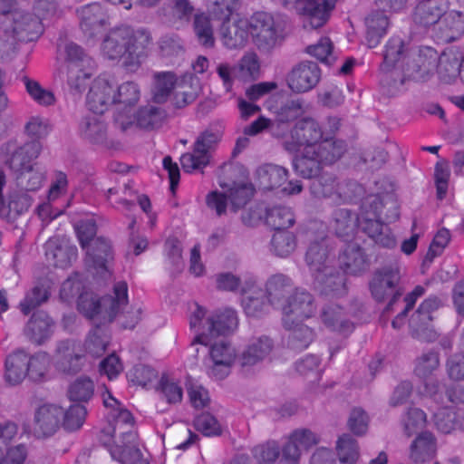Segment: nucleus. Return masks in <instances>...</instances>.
<instances>
[{"mask_svg": "<svg viewBox=\"0 0 464 464\" xmlns=\"http://www.w3.org/2000/svg\"><path fill=\"white\" fill-rule=\"evenodd\" d=\"M273 112L278 122L293 121L305 112L304 101L302 98L288 99L275 108Z\"/></svg>", "mask_w": 464, "mask_h": 464, "instance_id": "obj_51", "label": "nucleus"}, {"mask_svg": "<svg viewBox=\"0 0 464 464\" xmlns=\"http://www.w3.org/2000/svg\"><path fill=\"white\" fill-rule=\"evenodd\" d=\"M194 13V6L189 0H174L162 8V14L171 24L188 23Z\"/></svg>", "mask_w": 464, "mask_h": 464, "instance_id": "obj_50", "label": "nucleus"}, {"mask_svg": "<svg viewBox=\"0 0 464 464\" xmlns=\"http://www.w3.org/2000/svg\"><path fill=\"white\" fill-rule=\"evenodd\" d=\"M382 207L379 197L371 196L362 202L360 215L347 208H334L329 218V227L338 237L348 240L360 227L376 244L392 248L396 239L390 227L381 220Z\"/></svg>", "mask_w": 464, "mask_h": 464, "instance_id": "obj_2", "label": "nucleus"}, {"mask_svg": "<svg viewBox=\"0 0 464 464\" xmlns=\"http://www.w3.org/2000/svg\"><path fill=\"white\" fill-rule=\"evenodd\" d=\"M334 257L326 238L311 242L305 253V262L312 276L325 272L332 266Z\"/></svg>", "mask_w": 464, "mask_h": 464, "instance_id": "obj_26", "label": "nucleus"}, {"mask_svg": "<svg viewBox=\"0 0 464 464\" xmlns=\"http://www.w3.org/2000/svg\"><path fill=\"white\" fill-rule=\"evenodd\" d=\"M5 380L10 385L20 384L27 377V353L16 349L5 358Z\"/></svg>", "mask_w": 464, "mask_h": 464, "instance_id": "obj_32", "label": "nucleus"}, {"mask_svg": "<svg viewBox=\"0 0 464 464\" xmlns=\"http://www.w3.org/2000/svg\"><path fill=\"white\" fill-rule=\"evenodd\" d=\"M336 450L341 464H355L360 456L357 441L349 434L339 438Z\"/></svg>", "mask_w": 464, "mask_h": 464, "instance_id": "obj_55", "label": "nucleus"}, {"mask_svg": "<svg viewBox=\"0 0 464 464\" xmlns=\"http://www.w3.org/2000/svg\"><path fill=\"white\" fill-rule=\"evenodd\" d=\"M288 170L276 164H264L256 169L258 184L264 189H274L285 183Z\"/></svg>", "mask_w": 464, "mask_h": 464, "instance_id": "obj_44", "label": "nucleus"}, {"mask_svg": "<svg viewBox=\"0 0 464 464\" xmlns=\"http://www.w3.org/2000/svg\"><path fill=\"white\" fill-rule=\"evenodd\" d=\"M441 304V300L436 295L429 296L420 304L409 322L414 338L424 342H433L438 338L439 334L431 324V314Z\"/></svg>", "mask_w": 464, "mask_h": 464, "instance_id": "obj_12", "label": "nucleus"}, {"mask_svg": "<svg viewBox=\"0 0 464 464\" xmlns=\"http://www.w3.org/2000/svg\"><path fill=\"white\" fill-rule=\"evenodd\" d=\"M179 82L176 74L172 72H156L151 89L152 101L160 104L170 101V95L175 92Z\"/></svg>", "mask_w": 464, "mask_h": 464, "instance_id": "obj_40", "label": "nucleus"}, {"mask_svg": "<svg viewBox=\"0 0 464 464\" xmlns=\"http://www.w3.org/2000/svg\"><path fill=\"white\" fill-rule=\"evenodd\" d=\"M315 155L323 165H332L339 160L346 151V144L335 139H324L313 147Z\"/></svg>", "mask_w": 464, "mask_h": 464, "instance_id": "obj_46", "label": "nucleus"}, {"mask_svg": "<svg viewBox=\"0 0 464 464\" xmlns=\"http://www.w3.org/2000/svg\"><path fill=\"white\" fill-rule=\"evenodd\" d=\"M46 179V169L38 163L16 173V184L20 190L36 191L40 189Z\"/></svg>", "mask_w": 464, "mask_h": 464, "instance_id": "obj_45", "label": "nucleus"}, {"mask_svg": "<svg viewBox=\"0 0 464 464\" xmlns=\"http://www.w3.org/2000/svg\"><path fill=\"white\" fill-rule=\"evenodd\" d=\"M322 324L330 331L347 336L355 326L345 311L338 304L324 305L320 313Z\"/></svg>", "mask_w": 464, "mask_h": 464, "instance_id": "obj_27", "label": "nucleus"}, {"mask_svg": "<svg viewBox=\"0 0 464 464\" xmlns=\"http://www.w3.org/2000/svg\"><path fill=\"white\" fill-rule=\"evenodd\" d=\"M315 154L313 147L304 149L303 154L293 160L295 171L304 179L316 177L324 165Z\"/></svg>", "mask_w": 464, "mask_h": 464, "instance_id": "obj_48", "label": "nucleus"}, {"mask_svg": "<svg viewBox=\"0 0 464 464\" xmlns=\"http://www.w3.org/2000/svg\"><path fill=\"white\" fill-rule=\"evenodd\" d=\"M42 145L38 140H31L16 148L11 154L7 164L16 174L33 165V160L41 153Z\"/></svg>", "mask_w": 464, "mask_h": 464, "instance_id": "obj_33", "label": "nucleus"}, {"mask_svg": "<svg viewBox=\"0 0 464 464\" xmlns=\"http://www.w3.org/2000/svg\"><path fill=\"white\" fill-rule=\"evenodd\" d=\"M0 27L7 37L29 42L42 32L39 18L15 7L14 0H0Z\"/></svg>", "mask_w": 464, "mask_h": 464, "instance_id": "obj_4", "label": "nucleus"}, {"mask_svg": "<svg viewBox=\"0 0 464 464\" xmlns=\"http://www.w3.org/2000/svg\"><path fill=\"white\" fill-rule=\"evenodd\" d=\"M241 0H207L206 7L208 15L222 23L230 20L231 15L241 6Z\"/></svg>", "mask_w": 464, "mask_h": 464, "instance_id": "obj_52", "label": "nucleus"}, {"mask_svg": "<svg viewBox=\"0 0 464 464\" xmlns=\"http://www.w3.org/2000/svg\"><path fill=\"white\" fill-rule=\"evenodd\" d=\"M279 444L275 440L255 446L252 455L257 464H273L280 455Z\"/></svg>", "mask_w": 464, "mask_h": 464, "instance_id": "obj_62", "label": "nucleus"}, {"mask_svg": "<svg viewBox=\"0 0 464 464\" xmlns=\"http://www.w3.org/2000/svg\"><path fill=\"white\" fill-rule=\"evenodd\" d=\"M53 321L44 311L34 313L27 323L24 334L34 343L41 344L52 334Z\"/></svg>", "mask_w": 464, "mask_h": 464, "instance_id": "obj_39", "label": "nucleus"}, {"mask_svg": "<svg viewBox=\"0 0 464 464\" xmlns=\"http://www.w3.org/2000/svg\"><path fill=\"white\" fill-rule=\"evenodd\" d=\"M321 69L312 61H303L295 65L286 77L287 86L295 93L313 90L320 82Z\"/></svg>", "mask_w": 464, "mask_h": 464, "instance_id": "obj_16", "label": "nucleus"}, {"mask_svg": "<svg viewBox=\"0 0 464 464\" xmlns=\"http://www.w3.org/2000/svg\"><path fill=\"white\" fill-rule=\"evenodd\" d=\"M280 310L285 328H291L295 322L312 317L316 310L313 295L304 289H295L286 299Z\"/></svg>", "mask_w": 464, "mask_h": 464, "instance_id": "obj_11", "label": "nucleus"}, {"mask_svg": "<svg viewBox=\"0 0 464 464\" xmlns=\"http://www.w3.org/2000/svg\"><path fill=\"white\" fill-rule=\"evenodd\" d=\"M314 286L321 295L338 298L347 293L346 277L333 266L314 276Z\"/></svg>", "mask_w": 464, "mask_h": 464, "instance_id": "obj_23", "label": "nucleus"}, {"mask_svg": "<svg viewBox=\"0 0 464 464\" xmlns=\"http://www.w3.org/2000/svg\"><path fill=\"white\" fill-rule=\"evenodd\" d=\"M273 342L266 336L253 339L241 355L243 366L255 365L263 361L272 351Z\"/></svg>", "mask_w": 464, "mask_h": 464, "instance_id": "obj_47", "label": "nucleus"}, {"mask_svg": "<svg viewBox=\"0 0 464 464\" xmlns=\"http://www.w3.org/2000/svg\"><path fill=\"white\" fill-rule=\"evenodd\" d=\"M151 37L145 29L120 26L111 29L103 38L101 52L109 60H122L128 69L140 64V59L150 44Z\"/></svg>", "mask_w": 464, "mask_h": 464, "instance_id": "obj_3", "label": "nucleus"}, {"mask_svg": "<svg viewBox=\"0 0 464 464\" xmlns=\"http://www.w3.org/2000/svg\"><path fill=\"white\" fill-rule=\"evenodd\" d=\"M292 280L285 275L276 274L271 276L266 283V299L270 305L280 309L285 302V294L292 287Z\"/></svg>", "mask_w": 464, "mask_h": 464, "instance_id": "obj_38", "label": "nucleus"}, {"mask_svg": "<svg viewBox=\"0 0 464 464\" xmlns=\"http://www.w3.org/2000/svg\"><path fill=\"white\" fill-rule=\"evenodd\" d=\"M103 404L109 409V424L102 430L99 440L103 445H107L109 440H112L117 431L121 434L123 430H133V417L109 392L103 395Z\"/></svg>", "mask_w": 464, "mask_h": 464, "instance_id": "obj_13", "label": "nucleus"}, {"mask_svg": "<svg viewBox=\"0 0 464 464\" xmlns=\"http://www.w3.org/2000/svg\"><path fill=\"white\" fill-rule=\"evenodd\" d=\"M403 41L401 37L393 36L389 39L383 53V63L381 70L385 73L386 80L392 78L401 61H404Z\"/></svg>", "mask_w": 464, "mask_h": 464, "instance_id": "obj_42", "label": "nucleus"}, {"mask_svg": "<svg viewBox=\"0 0 464 464\" xmlns=\"http://www.w3.org/2000/svg\"><path fill=\"white\" fill-rule=\"evenodd\" d=\"M438 59L439 54L434 48L429 46L420 47L418 53L411 60L408 59L405 65L404 63L400 65L403 74L400 80V84H403L406 80L427 81L435 72L437 73Z\"/></svg>", "mask_w": 464, "mask_h": 464, "instance_id": "obj_10", "label": "nucleus"}, {"mask_svg": "<svg viewBox=\"0 0 464 464\" xmlns=\"http://www.w3.org/2000/svg\"><path fill=\"white\" fill-rule=\"evenodd\" d=\"M64 61L59 69L60 76L65 79L69 92L80 96L88 86L92 75L93 62L83 49L74 43L64 46Z\"/></svg>", "mask_w": 464, "mask_h": 464, "instance_id": "obj_5", "label": "nucleus"}, {"mask_svg": "<svg viewBox=\"0 0 464 464\" xmlns=\"http://www.w3.org/2000/svg\"><path fill=\"white\" fill-rule=\"evenodd\" d=\"M339 261L346 274L360 275L369 267V259L364 250L355 243L345 246L339 256Z\"/></svg>", "mask_w": 464, "mask_h": 464, "instance_id": "obj_31", "label": "nucleus"}, {"mask_svg": "<svg viewBox=\"0 0 464 464\" xmlns=\"http://www.w3.org/2000/svg\"><path fill=\"white\" fill-rule=\"evenodd\" d=\"M113 296H103L98 299L92 293L81 294L78 297V310L87 318L100 315L111 322L128 304V285L121 281L114 285Z\"/></svg>", "mask_w": 464, "mask_h": 464, "instance_id": "obj_6", "label": "nucleus"}, {"mask_svg": "<svg viewBox=\"0 0 464 464\" xmlns=\"http://www.w3.org/2000/svg\"><path fill=\"white\" fill-rule=\"evenodd\" d=\"M310 192L315 198H329L338 203L345 200L341 191V184L332 173H323L310 185Z\"/></svg>", "mask_w": 464, "mask_h": 464, "instance_id": "obj_30", "label": "nucleus"}, {"mask_svg": "<svg viewBox=\"0 0 464 464\" xmlns=\"http://www.w3.org/2000/svg\"><path fill=\"white\" fill-rule=\"evenodd\" d=\"M464 34V14L450 10L445 12L432 28L431 36L438 43H450Z\"/></svg>", "mask_w": 464, "mask_h": 464, "instance_id": "obj_21", "label": "nucleus"}, {"mask_svg": "<svg viewBox=\"0 0 464 464\" xmlns=\"http://www.w3.org/2000/svg\"><path fill=\"white\" fill-rule=\"evenodd\" d=\"M114 81L105 75L97 77L92 83L86 98L91 111L102 114L115 102Z\"/></svg>", "mask_w": 464, "mask_h": 464, "instance_id": "obj_17", "label": "nucleus"}, {"mask_svg": "<svg viewBox=\"0 0 464 464\" xmlns=\"http://www.w3.org/2000/svg\"><path fill=\"white\" fill-rule=\"evenodd\" d=\"M221 41L228 49H237L245 46L248 40L249 23L246 19H237L234 23L230 20L222 23L219 29Z\"/></svg>", "mask_w": 464, "mask_h": 464, "instance_id": "obj_29", "label": "nucleus"}, {"mask_svg": "<svg viewBox=\"0 0 464 464\" xmlns=\"http://www.w3.org/2000/svg\"><path fill=\"white\" fill-rule=\"evenodd\" d=\"M269 304L261 290L245 295L242 299L243 309L246 314L250 317H260L266 314L268 312Z\"/></svg>", "mask_w": 464, "mask_h": 464, "instance_id": "obj_57", "label": "nucleus"}, {"mask_svg": "<svg viewBox=\"0 0 464 464\" xmlns=\"http://www.w3.org/2000/svg\"><path fill=\"white\" fill-rule=\"evenodd\" d=\"M84 349L76 340L61 341L56 348L55 362L63 372H77L84 364Z\"/></svg>", "mask_w": 464, "mask_h": 464, "instance_id": "obj_19", "label": "nucleus"}, {"mask_svg": "<svg viewBox=\"0 0 464 464\" xmlns=\"http://www.w3.org/2000/svg\"><path fill=\"white\" fill-rule=\"evenodd\" d=\"M296 246L295 237L289 231H276L271 239L272 251L280 257H285L294 252Z\"/></svg>", "mask_w": 464, "mask_h": 464, "instance_id": "obj_59", "label": "nucleus"}, {"mask_svg": "<svg viewBox=\"0 0 464 464\" xmlns=\"http://www.w3.org/2000/svg\"><path fill=\"white\" fill-rule=\"evenodd\" d=\"M222 139V132L218 129H207L200 132L194 143L191 152L180 157V164L185 172L201 170L211 161L212 155Z\"/></svg>", "mask_w": 464, "mask_h": 464, "instance_id": "obj_7", "label": "nucleus"}, {"mask_svg": "<svg viewBox=\"0 0 464 464\" xmlns=\"http://www.w3.org/2000/svg\"><path fill=\"white\" fill-rule=\"evenodd\" d=\"M49 365V357L45 353H36L34 355L27 353V377L38 382L44 378Z\"/></svg>", "mask_w": 464, "mask_h": 464, "instance_id": "obj_63", "label": "nucleus"}, {"mask_svg": "<svg viewBox=\"0 0 464 464\" xmlns=\"http://www.w3.org/2000/svg\"><path fill=\"white\" fill-rule=\"evenodd\" d=\"M85 263L97 276L103 279L111 276L110 263L113 259L111 243L104 237H96L87 247Z\"/></svg>", "mask_w": 464, "mask_h": 464, "instance_id": "obj_15", "label": "nucleus"}, {"mask_svg": "<svg viewBox=\"0 0 464 464\" xmlns=\"http://www.w3.org/2000/svg\"><path fill=\"white\" fill-rule=\"evenodd\" d=\"M46 259L54 266L64 268L77 256V248L64 238L51 237L44 245Z\"/></svg>", "mask_w": 464, "mask_h": 464, "instance_id": "obj_28", "label": "nucleus"}, {"mask_svg": "<svg viewBox=\"0 0 464 464\" xmlns=\"http://www.w3.org/2000/svg\"><path fill=\"white\" fill-rule=\"evenodd\" d=\"M81 133L92 144L109 147L107 125L101 116L89 115L82 119L80 125Z\"/></svg>", "mask_w": 464, "mask_h": 464, "instance_id": "obj_34", "label": "nucleus"}, {"mask_svg": "<svg viewBox=\"0 0 464 464\" xmlns=\"http://www.w3.org/2000/svg\"><path fill=\"white\" fill-rule=\"evenodd\" d=\"M288 9L295 10L301 17L304 29H317L328 20L334 8L335 0H280Z\"/></svg>", "mask_w": 464, "mask_h": 464, "instance_id": "obj_8", "label": "nucleus"}, {"mask_svg": "<svg viewBox=\"0 0 464 464\" xmlns=\"http://www.w3.org/2000/svg\"><path fill=\"white\" fill-rule=\"evenodd\" d=\"M322 139L323 130L319 123L311 117H304L294 125L284 147L289 152H296L301 147L315 146Z\"/></svg>", "mask_w": 464, "mask_h": 464, "instance_id": "obj_14", "label": "nucleus"}, {"mask_svg": "<svg viewBox=\"0 0 464 464\" xmlns=\"http://www.w3.org/2000/svg\"><path fill=\"white\" fill-rule=\"evenodd\" d=\"M437 429L445 434L464 430V410L454 406L439 409L434 413Z\"/></svg>", "mask_w": 464, "mask_h": 464, "instance_id": "obj_36", "label": "nucleus"}, {"mask_svg": "<svg viewBox=\"0 0 464 464\" xmlns=\"http://www.w3.org/2000/svg\"><path fill=\"white\" fill-rule=\"evenodd\" d=\"M63 409L55 404H43L34 413L33 430L36 437L53 436L60 428Z\"/></svg>", "mask_w": 464, "mask_h": 464, "instance_id": "obj_20", "label": "nucleus"}, {"mask_svg": "<svg viewBox=\"0 0 464 464\" xmlns=\"http://www.w3.org/2000/svg\"><path fill=\"white\" fill-rule=\"evenodd\" d=\"M291 331L287 345L294 351H302L306 349L314 338V333L312 328L302 324V322H295L291 327L287 328Z\"/></svg>", "mask_w": 464, "mask_h": 464, "instance_id": "obj_53", "label": "nucleus"}, {"mask_svg": "<svg viewBox=\"0 0 464 464\" xmlns=\"http://www.w3.org/2000/svg\"><path fill=\"white\" fill-rule=\"evenodd\" d=\"M110 343V336L105 329L97 326L92 329L85 342V350L92 356H101L104 353Z\"/></svg>", "mask_w": 464, "mask_h": 464, "instance_id": "obj_58", "label": "nucleus"}, {"mask_svg": "<svg viewBox=\"0 0 464 464\" xmlns=\"http://www.w3.org/2000/svg\"><path fill=\"white\" fill-rule=\"evenodd\" d=\"M198 92L199 80L192 75H186L177 85L170 98V104L174 109H183L197 99Z\"/></svg>", "mask_w": 464, "mask_h": 464, "instance_id": "obj_35", "label": "nucleus"}, {"mask_svg": "<svg viewBox=\"0 0 464 464\" xmlns=\"http://www.w3.org/2000/svg\"><path fill=\"white\" fill-rule=\"evenodd\" d=\"M444 12L440 0H424L415 7L413 20L424 27H434L442 17Z\"/></svg>", "mask_w": 464, "mask_h": 464, "instance_id": "obj_41", "label": "nucleus"}, {"mask_svg": "<svg viewBox=\"0 0 464 464\" xmlns=\"http://www.w3.org/2000/svg\"><path fill=\"white\" fill-rule=\"evenodd\" d=\"M114 104H121L125 108L133 107L140 98V90L134 82H125L119 86L114 83Z\"/></svg>", "mask_w": 464, "mask_h": 464, "instance_id": "obj_56", "label": "nucleus"}, {"mask_svg": "<svg viewBox=\"0 0 464 464\" xmlns=\"http://www.w3.org/2000/svg\"><path fill=\"white\" fill-rule=\"evenodd\" d=\"M365 39L370 48L376 47L387 34L390 25L388 16L381 11H374L365 17Z\"/></svg>", "mask_w": 464, "mask_h": 464, "instance_id": "obj_37", "label": "nucleus"}, {"mask_svg": "<svg viewBox=\"0 0 464 464\" xmlns=\"http://www.w3.org/2000/svg\"><path fill=\"white\" fill-rule=\"evenodd\" d=\"M254 195V188L250 184H235L228 190L227 198L231 203L234 211L243 208L251 199Z\"/></svg>", "mask_w": 464, "mask_h": 464, "instance_id": "obj_64", "label": "nucleus"}, {"mask_svg": "<svg viewBox=\"0 0 464 464\" xmlns=\"http://www.w3.org/2000/svg\"><path fill=\"white\" fill-rule=\"evenodd\" d=\"M194 310L189 317L191 331L195 334L192 345L199 343L210 345L209 354L213 365L208 369V375L216 380H223L229 372L236 359V350L225 340L213 343L220 335L232 333L237 326L238 319L235 310L227 308L206 315L204 307L194 304Z\"/></svg>", "mask_w": 464, "mask_h": 464, "instance_id": "obj_1", "label": "nucleus"}, {"mask_svg": "<svg viewBox=\"0 0 464 464\" xmlns=\"http://www.w3.org/2000/svg\"><path fill=\"white\" fill-rule=\"evenodd\" d=\"M80 26L89 39L100 34L108 24L109 17L98 3L87 5L78 10Z\"/></svg>", "mask_w": 464, "mask_h": 464, "instance_id": "obj_24", "label": "nucleus"}, {"mask_svg": "<svg viewBox=\"0 0 464 464\" xmlns=\"http://www.w3.org/2000/svg\"><path fill=\"white\" fill-rule=\"evenodd\" d=\"M439 366V353L434 351H428L416 359L414 372L418 377L426 379L431 376Z\"/></svg>", "mask_w": 464, "mask_h": 464, "instance_id": "obj_60", "label": "nucleus"}, {"mask_svg": "<svg viewBox=\"0 0 464 464\" xmlns=\"http://www.w3.org/2000/svg\"><path fill=\"white\" fill-rule=\"evenodd\" d=\"M137 438L134 430H123L116 442L109 440L104 446L114 460L121 464H138L141 461L142 453L138 447Z\"/></svg>", "mask_w": 464, "mask_h": 464, "instance_id": "obj_18", "label": "nucleus"}, {"mask_svg": "<svg viewBox=\"0 0 464 464\" xmlns=\"http://www.w3.org/2000/svg\"><path fill=\"white\" fill-rule=\"evenodd\" d=\"M464 60V49L451 46L445 49L437 62V74L445 83H453L459 78Z\"/></svg>", "mask_w": 464, "mask_h": 464, "instance_id": "obj_22", "label": "nucleus"}, {"mask_svg": "<svg viewBox=\"0 0 464 464\" xmlns=\"http://www.w3.org/2000/svg\"><path fill=\"white\" fill-rule=\"evenodd\" d=\"M266 222L276 231H286L295 223L292 209L285 206H277L267 211Z\"/></svg>", "mask_w": 464, "mask_h": 464, "instance_id": "obj_54", "label": "nucleus"}, {"mask_svg": "<svg viewBox=\"0 0 464 464\" xmlns=\"http://www.w3.org/2000/svg\"><path fill=\"white\" fill-rule=\"evenodd\" d=\"M436 453V440L432 433L419 434L410 447V459L415 463L430 460Z\"/></svg>", "mask_w": 464, "mask_h": 464, "instance_id": "obj_43", "label": "nucleus"}, {"mask_svg": "<svg viewBox=\"0 0 464 464\" xmlns=\"http://www.w3.org/2000/svg\"><path fill=\"white\" fill-rule=\"evenodd\" d=\"M134 119L140 128L153 130L162 125L166 111L162 108L148 104L138 110Z\"/></svg>", "mask_w": 464, "mask_h": 464, "instance_id": "obj_49", "label": "nucleus"}, {"mask_svg": "<svg viewBox=\"0 0 464 464\" xmlns=\"http://www.w3.org/2000/svg\"><path fill=\"white\" fill-rule=\"evenodd\" d=\"M94 383L85 376L77 378L68 389V396L71 401H88L93 395Z\"/></svg>", "mask_w": 464, "mask_h": 464, "instance_id": "obj_61", "label": "nucleus"}, {"mask_svg": "<svg viewBox=\"0 0 464 464\" xmlns=\"http://www.w3.org/2000/svg\"><path fill=\"white\" fill-rule=\"evenodd\" d=\"M401 279L400 269L397 266H386L375 271L369 284L373 299L382 302L391 297L385 307V312L392 310V304L401 297V292L398 287Z\"/></svg>", "mask_w": 464, "mask_h": 464, "instance_id": "obj_9", "label": "nucleus"}, {"mask_svg": "<svg viewBox=\"0 0 464 464\" xmlns=\"http://www.w3.org/2000/svg\"><path fill=\"white\" fill-rule=\"evenodd\" d=\"M249 28L259 47L268 48L275 44L277 30L273 16L266 12H257L251 17Z\"/></svg>", "mask_w": 464, "mask_h": 464, "instance_id": "obj_25", "label": "nucleus"}]
</instances>
